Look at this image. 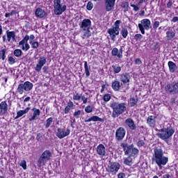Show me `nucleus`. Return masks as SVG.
<instances>
[{"label":"nucleus","instance_id":"57","mask_svg":"<svg viewBox=\"0 0 178 178\" xmlns=\"http://www.w3.org/2000/svg\"><path fill=\"white\" fill-rule=\"evenodd\" d=\"M72 109V107H69L68 106H67L65 108V115H67V113H69L70 112V110Z\"/></svg>","mask_w":178,"mask_h":178},{"label":"nucleus","instance_id":"12","mask_svg":"<svg viewBox=\"0 0 178 178\" xmlns=\"http://www.w3.org/2000/svg\"><path fill=\"white\" fill-rule=\"evenodd\" d=\"M30 40V36L26 35L25 37L19 42V45L22 47V51H29L30 49V44L28 41Z\"/></svg>","mask_w":178,"mask_h":178},{"label":"nucleus","instance_id":"43","mask_svg":"<svg viewBox=\"0 0 178 178\" xmlns=\"http://www.w3.org/2000/svg\"><path fill=\"white\" fill-rule=\"evenodd\" d=\"M8 63L9 65H15L16 63V58L13 56L8 57Z\"/></svg>","mask_w":178,"mask_h":178},{"label":"nucleus","instance_id":"18","mask_svg":"<svg viewBox=\"0 0 178 178\" xmlns=\"http://www.w3.org/2000/svg\"><path fill=\"white\" fill-rule=\"evenodd\" d=\"M124 123L126 126L130 129V130H136L137 129V127L136 126V123H134V120L131 118H127L125 120Z\"/></svg>","mask_w":178,"mask_h":178},{"label":"nucleus","instance_id":"30","mask_svg":"<svg viewBox=\"0 0 178 178\" xmlns=\"http://www.w3.org/2000/svg\"><path fill=\"white\" fill-rule=\"evenodd\" d=\"M48 162L42 156H40L38 161V168H41V166H45V164Z\"/></svg>","mask_w":178,"mask_h":178},{"label":"nucleus","instance_id":"21","mask_svg":"<svg viewBox=\"0 0 178 178\" xmlns=\"http://www.w3.org/2000/svg\"><path fill=\"white\" fill-rule=\"evenodd\" d=\"M7 34V40L8 42H10V40L16 42V33L15 31H10L9 30L6 31Z\"/></svg>","mask_w":178,"mask_h":178},{"label":"nucleus","instance_id":"17","mask_svg":"<svg viewBox=\"0 0 178 178\" xmlns=\"http://www.w3.org/2000/svg\"><path fill=\"white\" fill-rule=\"evenodd\" d=\"M147 123L149 126V127H155V126H156V116L150 115L147 117Z\"/></svg>","mask_w":178,"mask_h":178},{"label":"nucleus","instance_id":"62","mask_svg":"<svg viewBox=\"0 0 178 178\" xmlns=\"http://www.w3.org/2000/svg\"><path fill=\"white\" fill-rule=\"evenodd\" d=\"M42 137V135H41V134H38L36 136V140H38V141H40Z\"/></svg>","mask_w":178,"mask_h":178},{"label":"nucleus","instance_id":"35","mask_svg":"<svg viewBox=\"0 0 178 178\" xmlns=\"http://www.w3.org/2000/svg\"><path fill=\"white\" fill-rule=\"evenodd\" d=\"M6 49H3L0 51V60L2 59V60H4L6 59Z\"/></svg>","mask_w":178,"mask_h":178},{"label":"nucleus","instance_id":"22","mask_svg":"<svg viewBox=\"0 0 178 178\" xmlns=\"http://www.w3.org/2000/svg\"><path fill=\"white\" fill-rule=\"evenodd\" d=\"M33 114L31 118H29V122H33V120H37V118L41 115V111L40 109H37L35 108H32Z\"/></svg>","mask_w":178,"mask_h":178},{"label":"nucleus","instance_id":"1","mask_svg":"<svg viewBox=\"0 0 178 178\" xmlns=\"http://www.w3.org/2000/svg\"><path fill=\"white\" fill-rule=\"evenodd\" d=\"M152 162H156V165L161 169L165 166L169 161V158L163 156V150L161 148L156 147L154 149V157L152 158Z\"/></svg>","mask_w":178,"mask_h":178},{"label":"nucleus","instance_id":"39","mask_svg":"<svg viewBox=\"0 0 178 178\" xmlns=\"http://www.w3.org/2000/svg\"><path fill=\"white\" fill-rule=\"evenodd\" d=\"M121 7L123 9H124V12H127V10H129V2H127V1L122 2V3L121 4Z\"/></svg>","mask_w":178,"mask_h":178},{"label":"nucleus","instance_id":"31","mask_svg":"<svg viewBox=\"0 0 178 178\" xmlns=\"http://www.w3.org/2000/svg\"><path fill=\"white\" fill-rule=\"evenodd\" d=\"M175 35L176 33H175V31H173L172 30H169L166 32V38L168 40H173Z\"/></svg>","mask_w":178,"mask_h":178},{"label":"nucleus","instance_id":"47","mask_svg":"<svg viewBox=\"0 0 178 178\" xmlns=\"http://www.w3.org/2000/svg\"><path fill=\"white\" fill-rule=\"evenodd\" d=\"M104 101L105 102H108V101H111V95H109V94L104 95Z\"/></svg>","mask_w":178,"mask_h":178},{"label":"nucleus","instance_id":"63","mask_svg":"<svg viewBox=\"0 0 178 178\" xmlns=\"http://www.w3.org/2000/svg\"><path fill=\"white\" fill-rule=\"evenodd\" d=\"M172 22L173 23H176L177 22H178V17H174L172 19Z\"/></svg>","mask_w":178,"mask_h":178},{"label":"nucleus","instance_id":"58","mask_svg":"<svg viewBox=\"0 0 178 178\" xmlns=\"http://www.w3.org/2000/svg\"><path fill=\"white\" fill-rule=\"evenodd\" d=\"M143 63V61H141L140 58H136L135 60V65H141Z\"/></svg>","mask_w":178,"mask_h":178},{"label":"nucleus","instance_id":"23","mask_svg":"<svg viewBox=\"0 0 178 178\" xmlns=\"http://www.w3.org/2000/svg\"><path fill=\"white\" fill-rule=\"evenodd\" d=\"M35 15L36 17L42 19V17H45L47 16V13H45V10H42V8H38L35 10Z\"/></svg>","mask_w":178,"mask_h":178},{"label":"nucleus","instance_id":"45","mask_svg":"<svg viewBox=\"0 0 178 178\" xmlns=\"http://www.w3.org/2000/svg\"><path fill=\"white\" fill-rule=\"evenodd\" d=\"M92 8H94V4H92L91 1H88L86 6V9H88V10H91Z\"/></svg>","mask_w":178,"mask_h":178},{"label":"nucleus","instance_id":"52","mask_svg":"<svg viewBox=\"0 0 178 178\" xmlns=\"http://www.w3.org/2000/svg\"><path fill=\"white\" fill-rule=\"evenodd\" d=\"M123 58V49L120 48V51H118V58L122 59Z\"/></svg>","mask_w":178,"mask_h":178},{"label":"nucleus","instance_id":"48","mask_svg":"<svg viewBox=\"0 0 178 178\" xmlns=\"http://www.w3.org/2000/svg\"><path fill=\"white\" fill-rule=\"evenodd\" d=\"M72 98L74 101H80V99H81V96H80L79 93H76Z\"/></svg>","mask_w":178,"mask_h":178},{"label":"nucleus","instance_id":"55","mask_svg":"<svg viewBox=\"0 0 178 178\" xmlns=\"http://www.w3.org/2000/svg\"><path fill=\"white\" fill-rule=\"evenodd\" d=\"M16 12L15 10H13L11 13H6L5 17H10V16H13Z\"/></svg>","mask_w":178,"mask_h":178},{"label":"nucleus","instance_id":"41","mask_svg":"<svg viewBox=\"0 0 178 178\" xmlns=\"http://www.w3.org/2000/svg\"><path fill=\"white\" fill-rule=\"evenodd\" d=\"M23 54V51H22L20 49H17L14 51V55L17 57V58H20V56H22V54Z\"/></svg>","mask_w":178,"mask_h":178},{"label":"nucleus","instance_id":"46","mask_svg":"<svg viewBox=\"0 0 178 178\" xmlns=\"http://www.w3.org/2000/svg\"><path fill=\"white\" fill-rule=\"evenodd\" d=\"M19 166H22L23 169L26 170L27 169V164L25 160H22L19 164Z\"/></svg>","mask_w":178,"mask_h":178},{"label":"nucleus","instance_id":"15","mask_svg":"<svg viewBox=\"0 0 178 178\" xmlns=\"http://www.w3.org/2000/svg\"><path fill=\"white\" fill-rule=\"evenodd\" d=\"M70 134V129H67L66 130H63L62 128H58L57 129L56 136L60 139L65 138V137H67Z\"/></svg>","mask_w":178,"mask_h":178},{"label":"nucleus","instance_id":"38","mask_svg":"<svg viewBox=\"0 0 178 178\" xmlns=\"http://www.w3.org/2000/svg\"><path fill=\"white\" fill-rule=\"evenodd\" d=\"M54 122V118H49L46 120L45 129H48L52 122Z\"/></svg>","mask_w":178,"mask_h":178},{"label":"nucleus","instance_id":"25","mask_svg":"<svg viewBox=\"0 0 178 178\" xmlns=\"http://www.w3.org/2000/svg\"><path fill=\"white\" fill-rule=\"evenodd\" d=\"M86 123H88L90 122H104V119L97 116V115H93L90 117L89 119L85 120Z\"/></svg>","mask_w":178,"mask_h":178},{"label":"nucleus","instance_id":"26","mask_svg":"<svg viewBox=\"0 0 178 178\" xmlns=\"http://www.w3.org/2000/svg\"><path fill=\"white\" fill-rule=\"evenodd\" d=\"M168 65L170 73H175L177 70V65L172 61H169Z\"/></svg>","mask_w":178,"mask_h":178},{"label":"nucleus","instance_id":"49","mask_svg":"<svg viewBox=\"0 0 178 178\" xmlns=\"http://www.w3.org/2000/svg\"><path fill=\"white\" fill-rule=\"evenodd\" d=\"M32 48H33V49H37V48H38V47H40V44L38 43V42H33L31 44Z\"/></svg>","mask_w":178,"mask_h":178},{"label":"nucleus","instance_id":"54","mask_svg":"<svg viewBox=\"0 0 178 178\" xmlns=\"http://www.w3.org/2000/svg\"><path fill=\"white\" fill-rule=\"evenodd\" d=\"M159 21H155L153 24V29H158L159 27Z\"/></svg>","mask_w":178,"mask_h":178},{"label":"nucleus","instance_id":"2","mask_svg":"<svg viewBox=\"0 0 178 178\" xmlns=\"http://www.w3.org/2000/svg\"><path fill=\"white\" fill-rule=\"evenodd\" d=\"M111 109H113L112 112V118L114 119L116 118H119L120 115L124 113L125 111H127V108L126 107L125 103H119V102H112L110 104Z\"/></svg>","mask_w":178,"mask_h":178},{"label":"nucleus","instance_id":"6","mask_svg":"<svg viewBox=\"0 0 178 178\" xmlns=\"http://www.w3.org/2000/svg\"><path fill=\"white\" fill-rule=\"evenodd\" d=\"M173 134H175V129H172V127H168L167 128L160 129L157 136L161 140H169Z\"/></svg>","mask_w":178,"mask_h":178},{"label":"nucleus","instance_id":"20","mask_svg":"<svg viewBox=\"0 0 178 178\" xmlns=\"http://www.w3.org/2000/svg\"><path fill=\"white\" fill-rule=\"evenodd\" d=\"M97 154L100 156H105L106 151L105 150V146L103 144H99L97 147Z\"/></svg>","mask_w":178,"mask_h":178},{"label":"nucleus","instance_id":"60","mask_svg":"<svg viewBox=\"0 0 178 178\" xmlns=\"http://www.w3.org/2000/svg\"><path fill=\"white\" fill-rule=\"evenodd\" d=\"M73 106H74L73 102L70 101V102L67 103V106H68V107H70V108H73Z\"/></svg>","mask_w":178,"mask_h":178},{"label":"nucleus","instance_id":"34","mask_svg":"<svg viewBox=\"0 0 178 178\" xmlns=\"http://www.w3.org/2000/svg\"><path fill=\"white\" fill-rule=\"evenodd\" d=\"M84 69L86 77H90V67H88L87 61H84Z\"/></svg>","mask_w":178,"mask_h":178},{"label":"nucleus","instance_id":"40","mask_svg":"<svg viewBox=\"0 0 178 178\" xmlns=\"http://www.w3.org/2000/svg\"><path fill=\"white\" fill-rule=\"evenodd\" d=\"M111 55L112 56H117L118 58L119 49L116 47L113 48L111 51Z\"/></svg>","mask_w":178,"mask_h":178},{"label":"nucleus","instance_id":"42","mask_svg":"<svg viewBox=\"0 0 178 178\" xmlns=\"http://www.w3.org/2000/svg\"><path fill=\"white\" fill-rule=\"evenodd\" d=\"M92 111H94V107H92V106L89 105L85 108V112H86V113H91Z\"/></svg>","mask_w":178,"mask_h":178},{"label":"nucleus","instance_id":"19","mask_svg":"<svg viewBox=\"0 0 178 178\" xmlns=\"http://www.w3.org/2000/svg\"><path fill=\"white\" fill-rule=\"evenodd\" d=\"M120 77V81H122V83H124V84H127V83H130V79H131L130 74H129V73L127 72L122 74Z\"/></svg>","mask_w":178,"mask_h":178},{"label":"nucleus","instance_id":"56","mask_svg":"<svg viewBox=\"0 0 178 178\" xmlns=\"http://www.w3.org/2000/svg\"><path fill=\"white\" fill-rule=\"evenodd\" d=\"M81 101H83V104H87V101H88V98L86 97L85 95H82V96H81Z\"/></svg>","mask_w":178,"mask_h":178},{"label":"nucleus","instance_id":"50","mask_svg":"<svg viewBox=\"0 0 178 178\" xmlns=\"http://www.w3.org/2000/svg\"><path fill=\"white\" fill-rule=\"evenodd\" d=\"M145 145V143L143 140H138L137 143V147H143V145Z\"/></svg>","mask_w":178,"mask_h":178},{"label":"nucleus","instance_id":"3","mask_svg":"<svg viewBox=\"0 0 178 178\" xmlns=\"http://www.w3.org/2000/svg\"><path fill=\"white\" fill-rule=\"evenodd\" d=\"M79 27L82 33L81 38L83 40H86L91 37V31H90V29L91 27V20L89 19H83L79 24Z\"/></svg>","mask_w":178,"mask_h":178},{"label":"nucleus","instance_id":"24","mask_svg":"<svg viewBox=\"0 0 178 178\" xmlns=\"http://www.w3.org/2000/svg\"><path fill=\"white\" fill-rule=\"evenodd\" d=\"M8 112V104L6 102H1L0 104V115H5Z\"/></svg>","mask_w":178,"mask_h":178},{"label":"nucleus","instance_id":"33","mask_svg":"<svg viewBox=\"0 0 178 178\" xmlns=\"http://www.w3.org/2000/svg\"><path fill=\"white\" fill-rule=\"evenodd\" d=\"M112 68L115 74L120 73V72L122 71V67L118 64L112 65Z\"/></svg>","mask_w":178,"mask_h":178},{"label":"nucleus","instance_id":"14","mask_svg":"<svg viewBox=\"0 0 178 178\" xmlns=\"http://www.w3.org/2000/svg\"><path fill=\"white\" fill-rule=\"evenodd\" d=\"M94 2H97V1L101 0H93ZM105 6H106V12H111V10H113V8H115V3L116 0H104Z\"/></svg>","mask_w":178,"mask_h":178},{"label":"nucleus","instance_id":"36","mask_svg":"<svg viewBox=\"0 0 178 178\" xmlns=\"http://www.w3.org/2000/svg\"><path fill=\"white\" fill-rule=\"evenodd\" d=\"M138 102V99L136 97L131 98L129 100L130 106H134L135 105H137Z\"/></svg>","mask_w":178,"mask_h":178},{"label":"nucleus","instance_id":"29","mask_svg":"<svg viewBox=\"0 0 178 178\" xmlns=\"http://www.w3.org/2000/svg\"><path fill=\"white\" fill-rule=\"evenodd\" d=\"M29 111H30V107H27L25 110H20L17 112V117L16 119L18 118H22L23 115H26V113H29Z\"/></svg>","mask_w":178,"mask_h":178},{"label":"nucleus","instance_id":"8","mask_svg":"<svg viewBox=\"0 0 178 178\" xmlns=\"http://www.w3.org/2000/svg\"><path fill=\"white\" fill-rule=\"evenodd\" d=\"M138 27L141 33V34H145V30L148 31L152 29L151 21L149 19H143L138 24Z\"/></svg>","mask_w":178,"mask_h":178},{"label":"nucleus","instance_id":"28","mask_svg":"<svg viewBox=\"0 0 178 178\" xmlns=\"http://www.w3.org/2000/svg\"><path fill=\"white\" fill-rule=\"evenodd\" d=\"M111 87L114 91H119L120 90V82L119 81H113Z\"/></svg>","mask_w":178,"mask_h":178},{"label":"nucleus","instance_id":"64","mask_svg":"<svg viewBox=\"0 0 178 178\" xmlns=\"http://www.w3.org/2000/svg\"><path fill=\"white\" fill-rule=\"evenodd\" d=\"M163 178H170V175L165 174V175H163Z\"/></svg>","mask_w":178,"mask_h":178},{"label":"nucleus","instance_id":"16","mask_svg":"<svg viewBox=\"0 0 178 178\" xmlns=\"http://www.w3.org/2000/svg\"><path fill=\"white\" fill-rule=\"evenodd\" d=\"M47 63V58L45 56L40 57L38 62L35 67V72H41V69H42V66Z\"/></svg>","mask_w":178,"mask_h":178},{"label":"nucleus","instance_id":"59","mask_svg":"<svg viewBox=\"0 0 178 178\" xmlns=\"http://www.w3.org/2000/svg\"><path fill=\"white\" fill-rule=\"evenodd\" d=\"M126 177V175L124 173L121 172L118 175V178H124Z\"/></svg>","mask_w":178,"mask_h":178},{"label":"nucleus","instance_id":"61","mask_svg":"<svg viewBox=\"0 0 178 178\" xmlns=\"http://www.w3.org/2000/svg\"><path fill=\"white\" fill-rule=\"evenodd\" d=\"M173 5V3L172 2V1H170L168 3H167V8H172Z\"/></svg>","mask_w":178,"mask_h":178},{"label":"nucleus","instance_id":"27","mask_svg":"<svg viewBox=\"0 0 178 178\" xmlns=\"http://www.w3.org/2000/svg\"><path fill=\"white\" fill-rule=\"evenodd\" d=\"M41 156H42L46 161H49L51 159V156H52V153L49 150L44 151Z\"/></svg>","mask_w":178,"mask_h":178},{"label":"nucleus","instance_id":"53","mask_svg":"<svg viewBox=\"0 0 178 178\" xmlns=\"http://www.w3.org/2000/svg\"><path fill=\"white\" fill-rule=\"evenodd\" d=\"M81 115V111L79 110L78 111H76L74 113V116L76 118L79 119V116Z\"/></svg>","mask_w":178,"mask_h":178},{"label":"nucleus","instance_id":"10","mask_svg":"<svg viewBox=\"0 0 178 178\" xmlns=\"http://www.w3.org/2000/svg\"><path fill=\"white\" fill-rule=\"evenodd\" d=\"M66 5H62L60 4V0H54V15H56V16H59L62 15L65 10H66Z\"/></svg>","mask_w":178,"mask_h":178},{"label":"nucleus","instance_id":"5","mask_svg":"<svg viewBox=\"0 0 178 178\" xmlns=\"http://www.w3.org/2000/svg\"><path fill=\"white\" fill-rule=\"evenodd\" d=\"M120 32V20L115 21L114 26L108 29L107 33L109 34L111 40L115 42L116 41V35H119Z\"/></svg>","mask_w":178,"mask_h":178},{"label":"nucleus","instance_id":"37","mask_svg":"<svg viewBox=\"0 0 178 178\" xmlns=\"http://www.w3.org/2000/svg\"><path fill=\"white\" fill-rule=\"evenodd\" d=\"M121 35L123 37V38H127V35H129V31H127V29L122 28L121 30Z\"/></svg>","mask_w":178,"mask_h":178},{"label":"nucleus","instance_id":"13","mask_svg":"<svg viewBox=\"0 0 178 178\" xmlns=\"http://www.w3.org/2000/svg\"><path fill=\"white\" fill-rule=\"evenodd\" d=\"M124 136H126V129L124 128L121 127L117 129L115 131V140L117 141H122L124 138Z\"/></svg>","mask_w":178,"mask_h":178},{"label":"nucleus","instance_id":"7","mask_svg":"<svg viewBox=\"0 0 178 178\" xmlns=\"http://www.w3.org/2000/svg\"><path fill=\"white\" fill-rule=\"evenodd\" d=\"M119 169H120V164L117 162H112L108 164L106 168V172L113 176H115V175L119 172Z\"/></svg>","mask_w":178,"mask_h":178},{"label":"nucleus","instance_id":"9","mask_svg":"<svg viewBox=\"0 0 178 178\" xmlns=\"http://www.w3.org/2000/svg\"><path fill=\"white\" fill-rule=\"evenodd\" d=\"M33 87H34L33 83L30 81H25L24 83H21L18 86L17 90L19 94L22 95L24 91H31L33 90Z\"/></svg>","mask_w":178,"mask_h":178},{"label":"nucleus","instance_id":"44","mask_svg":"<svg viewBox=\"0 0 178 178\" xmlns=\"http://www.w3.org/2000/svg\"><path fill=\"white\" fill-rule=\"evenodd\" d=\"M134 40H136V41H140V40H143V35H141L140 33L136 34L134 35Z\"/></svg>","mask_w":178,"mask_h":178},{"label":"nucleus","instance_id":"4","mask_svg":"<svg viewBox=\"0 0 178 178\" xmlns=\"http://www.w3.org/2000/svg\"><path fill=\"white\" fill-rule=\"evenodd\" d=\"M120 147L123 149L124 155H129V156H136V155H138V152H140V150L134 147L133 145L122 143H120Z\"/></svg>","mask_w":178,"mask_h":178},{"label":"nucleus","instance_id":"51","mask_svg":"<svg viewBox=\"0 0 178 178\" xmlns=\"http://www.w3.org/2000/svg\"><path fill=\"white\" fill-rule=\"evenodd\" d=\"M131 7L134 8L135 12H138L140 10V7H138V4L137 6L134 4H131Z\"/></svg>","mask_w":178,"mask_h":178},{"label":"nucleus","instance_id":"32","mask_svg":"<svg viewBox=\"0 0 178 178\" xmlns=\"http://www.w3.org/2000/svg\"><path fill=\"white\" fill-rule=\"evenodd\" d=\"M124 163L128 166H131V165H133V159H131V156H129L128 157L124 158Z\"/></svg>","mask_w":178,"mask_h":178},{"label":"nucleus","instance_id":"11","mask_svg":"<svg viewBox=\"0 0 178 178\" xmlns=\"http://www.w3.org/2000/svg\"><path fill=\"white\" fill-rule=\"evenodd\" d=\"M165 90L168 94H177L178 95V82L172 84H167Z\"/></svg>","mask_w":178,"mask_h":178}]
</instances>
